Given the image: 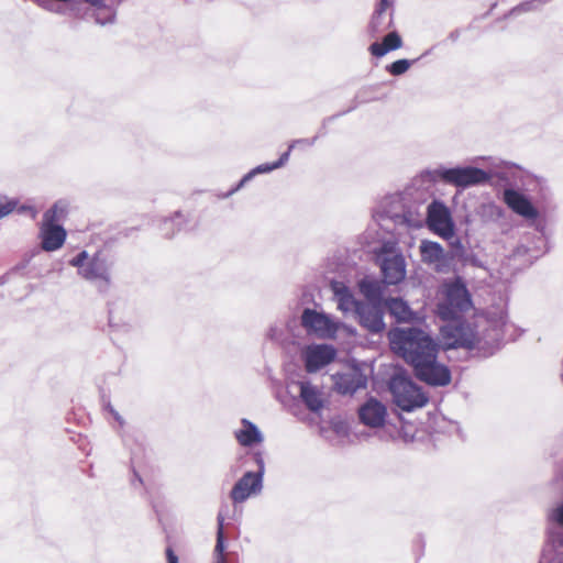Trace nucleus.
Here are the masks:
<instances>
[{
	"mask_svg": "<svg viewBox=\"0 0 563 563\" xmlns=\"http://www.w3.org/2000/svg\"><path fill=\"white\" fill-rule=\"evenodd\" d=\"M282 335L283 331L277 325H271L266 334L267 339L274 342L280 341Z\"/></svg>",
	"mask_w": 563,
	"mask_h": 563,
	"instance_id": "obj_38",
	"label": "nucleus"
},
{
	"mask_svg": "<svg viewBox=\"0 0 563 563\" xmlns=\"http://www.w3.org/2000/svg\"><path fill=\"white\" fill-rule=\"evenodd\" d=\"M460 35H461V31L459 29L450 32V34L448 35V40L451 41L452 43H455L459 38H460Z\"/></svg>",
	"mask_w": 563,
	"mask_h": 563,
	"instance_id": "obj_45",
	"label": "nucleus"
},
{
	"mask_svg": "<svg viewBox=\"0 0 563 563\" xmlns=\"http://www.w3.org/2000/svg\"><path fill=\"white\" fill-rule=\"evenodd\" d=\"M318 135L311 137V139H298V140H295L292 141L290 144H289V151H291L292 148H295L297 145H301V146H312L316 141L318 140Z\"/></svg>",
	"mask_w": 563,
	"mask_h": 563,
	"instance_id": "obj_37",
	"label": "nucleus"
},
{
	"mask_svg": "<svg viewBox=\"0 0 563 563\" xmlns=\"http://www.w3.org/2000/svg\"><path fill=\"white\" fill-rule=\"evenodd\" d=\"M332 290L338 302V309L344 313L358 311L360 306L364 302L355 299L352 291L343 283H333Z\"/></svg>",
	"mask_w": 563,
	"mask_h": 563,
	"instance_id": "obj_19",
	"label": "nucleus"
},
{
	"mask_svg": "<svg viewBox=\"0 0 563 563\" xmlns=\"http://www.w3.org/2000/svg\"><path fill=\"white\" fill-rule=\"evenodd\" d=\"M350 112V109H346L345 111H343V114H346Z\"/></svg>",
	"mask_w": 563,
	"mask_h": 563,
	"instance_id": "obj_56",
	"label": "nucleus"
},
{
	"mask_svg": "<svg viewBox=\"0 0 563 563\" xmlns=\"http://www.w3.org/2000/svg\"><path fill=\"white\" fill-rule=\"evenodd\" d=\"M336 351L332 345L317 344L308 346L303 354L305 366L309 373H314L334 361Z\"/></svg>",
	"mask_w": 563,
	"mask_h": 563,
	"instance_id": "obj_16",
	"label": "nucleus"
},
{
	"mask_svg": "<svg viewBox=\"0 0 563 563\" xmlns=\"http://www.w3.org/2000/svg\"><path fill=\"white\" fill-rule=\"evenodd\" d=\"M338 391H341V394L343 395H346L349 391H351L350 394L353 395V393L356 390V389H347V388H344V389H336Z\"/></svg>",
	"mask_w": 563,
	"mask_h": 563,
	"instance_id": "obj_48",
	"label": "nucleus"
},
{
	"mask_svg": "<svg viewBox=\"0 0 563 563\" xmlns=\"http://www.w3.org/2000/svg\"><path fill=\"white\" fill-rule=\"evenodd\" d=\"M357 417L365 427L378 430L387 426V406L379 399L367 397L357 408Z\"/></svg>",
	"mask_w": 563,
	"mask_h": 563,
	"instance_id": "obj_11",
	"label": "nucleus"
},
{
	"mask_svg": "<svg viewBox=\"0 0 563 563\" xmlns=\"http://www.w3.org/2000/svg\"><path fill=\"white\" fill-rule=\"evenodd\" d=\"M384 306L390 316H393L399 323L412 322L416 320V313L412 311L408 302L401 298H387Z\"/></svg>",
	"mask_w": 563,
	"mask_h": 563,
	"instance_id": "obj_20",
	"label": "nucleus"
},
{
	"mask_svg": "<svg viewBox=\"0 0 563 563\" xmlns=\"http://www.w3.org/2000/svg\"><path fill=\"white\" fill-rule=\"evenodd\" d=\"M255 173L253 172V169H251L249 173H246L241 179L240 181L233 187L231 188L229 191L222 194V195H219V198L221 199H227L229 197H231L232 195H234L236 191H239L240 189H242L249 181H251L254 177H255Z\"/></svg>",
	"mask_w": 563,
	"mask_h": 563,
	"instance_id": "obj_30",
	"label": "nucleus"
},
{
	"mask_svg": "<svg viewBox=\"0 0 563 563\" xmlns=\"http://www.w3.org/2000/svg\"><path fill=\"white\" fill-rule=\"evenodd\" d=\"M350 112V109H346L345 111H343V114H346Z\"/></svg>",
	"mask_w": 563,
	"mask_h": 563,
	"instance_id": "obj_55",
	"label": "nucleus"
},
{
	"mask_svg": "<svg viewBox=\"0 0 563 563\" xmlns=\"http://www.w3.org/2000/svg\"><path fill=\"white\" fill-rule=\"evenodd\" d=\"M427 224L431 231L445 240L454 238V222L450 209L439 200H433L427 210Z\"/></svg>",
	"mask_w": 563,
	"mask_h": 563,
	"instance_id": "obj_10",
	"label": "nucleus"
},
{
	"mask_svg": "<svg viewBox=\"0 0 563 563\" xmlns=\"http://www.w3.org/2000/svg\"><path fill=\"white\" fill-rule=\"evenodd\" d=\"M301 327L308 334L319 339L332 340L336 336L341 323L323 311L305 308L300 317Z\"/></svg>",
	"mask_w": 563,
	"mask_h": 563,
	"instance_id": "obj_6",
	"label": "nucleus"
},
{
	"mask_svg": "<svg viewBox=\"0 0 563 563\" xmlns=\"http://www.w3.org/2000/svg\"><path fill=\"white\" fill-rule=\"evenodd\" d=\"M166 555L168 563H178V558L170 548L166 550Z\"/></svg>",
	"mask_w": 563,
	"mask_h": 563,
	"instance_id": "obj_44",
	"label": "nucleus"
},
{
	"mask_svg": "<svg viewBox=\"0 0 563 563\" xmlns=\"http://www.w3.org/2000/svg\"><path fill=\"white\" fill-rule=\"evenodd\" d=\"M387 387L393 388V387H395V385L393 382H390V383H388Z\"/></svg>",
	"mask_w": 563,
	"mask_h": 563,
	"instance_id": "obj_53",
	"label": "nucleus"
},
{
	"mask_svg": "<svg viewBox=\"0 0 563 563\" xmlns=\"http://www.w3.org/2000/svg\"><path fill=\"white\" fill-rule=\"evenodd\" d=\"M438 352L412 365L418 379L430 386H446L451 382L448 366L438 362Z\"/></svg>",
	"mask_w": 563,
	"mask_h": 563,
	"instance_id": "obj_9",
	"label": "nucleus"
},
{
	"mask_svg": "<svg viewBox=\"0 0 563 563\" xmlns=\"http://www.w3.org/2000/svg\"><path fill=\"white\" fill-rule=\"evenodd\" d=\"M186 222L185 216L180 211H176L170 218H164L162 220L159 230L165 238L172 239L183 229Z\"/></svg>",
	"mask_w": 563,
	"mask_h": 563,
	"instance_id": "obj_24",
	"label": "nucleus"
},
{
	"mask_svg": "<svg viewBox=\"0 0 563 563\" xmlns=\"http://www.w3.org/2000/svg\"><path fill=\"white\" fill-rule=\"evenodd\" d=\"M551 0H529L512 8L506 16H517L525 12L537 11Z\"/></svg>",
	"mask_w": 563,
	"mask_h": 563,
	"instance_id": "obj_27",
	"label": "nucleus"
},
{
	"mask_svg": "<svg viewBox=\"0 0 563 563\" xmlns=\"http://www.w3.org/2000/svg\"><path fill=\"white\" fill-rule=\"evenodd\" d=\"M402 387H410V388H413V387H418L415 383H412L411 380L409 379H405L404 380V386Z\"/></svg>",
	"mask_w": 563,
	"mask_h": 563,
	"instance_id": "obj_47",
	"label": "nucleus"
},
{
	"mask_svg": "<svg viewBox=\"0 0 563 563\" xmlns=\"http://www.w3.org/2000/svg\"><path fill=\"white\" fill-rule=\"evenodd\" d=\"M42 247L45 251H56L63 246L66 239L65 229L56 223L42 224Z\"/></svg>",
	"mask_w": 563,
	"mask_h": 563,
	"instance_id": "obj_18",
	"label": "nucleus"
},
{
	"mask_svg": "<svg viewBox=\"0 0 563 563\" xmlns=\"http://www.w3.org/2000/svg\"><path fill=\"white\" fill-rule=\"evenodd\" d=\"M299 387L303 388V387H311V386L309 384L300 383Z\"/></svg>",
	"mask_w": 563,
	"mask_h": 563,
	"instance_id": "obj_52",
	"label": "nucleus"
},
{
	"mask_svg": "<svg viewBox=\"0 0 563 563\" xmlns=\"http://www.w3.org/2000/svg\"><path fill=\"white\" fill-rule=\"evenodd\" d=\"M16 207V202L14 200H5L2 201L0 199V220L7 216H9Z\"/></svg>",
	"mask_w": 563,
	"mask_h": 563,
	"instance_id": "obj_35",
	"label": "nucleus"
},
{
	"mask_svg": "<svg viewBox=\"0 0 563 563\" xmlns=\"http://www.w3.org/2000/svg\"><path fill=\"white\" fill-rule=\"evenodd\" d=\"M548 520V541L540 563H553L556 558L563 556V547H560L563 541V503L549 510Z\"/></svg>",
	"mask_w": 563,
	"mask_h": 563,
	"instance_id": "obj_5",
	"label": "nucleus"
},
{
	"mask_svg": "<svg viewBox=\"0 0 563 563\" xmlns=\"http://www.w3.org/2000/svg\"><path fill=\"white\" fill-rule=\"evenodd\" d=\"M115 13L110 8H104L103 5L98 8V11L95 13V21L97 24L107 25L114 22Z\"/></svg>",
	"mask_w": 563,
	"mask_h": 563,
	"instance_id": "obj_28",
	"label": "nucleus"
},
{
	"mask_svg": "<svg viewBox=\"0 0 563 563\" xmlns=\"http://www.w3.org/2000/svg\"><path fill=\"white\" fill-rule=\"evenodd\" d=\"M354 387H356V388H360V387H366V384H365V383H363V384H362V383H358V384H356Z\"/></svg>",
	"mask_w": 563,
	"mask_h": 563,
	"instance_id": "obj_51",
	"label": "nucleus"
},
{
	"mask_svg": "<svg viewBox=\"0 0 563 563\" xmlns=\"http://www.w3.org/2000/svg\"><path fill=\"white\" fill-rule=\"evenodd\" d=\"M383 282L386 285H397L406 277V262L402 254L378 256Z\"/></svg>",
	"mask_w": 563,
	"mask_h": 563,
	"instance_id": "obj_15",
	"label": "nucleus"
},
{
	"mask_svg": "<svg viewBox=\"0 0 563 563\" xmlns=\"http://www.w3.org/2000/svg\"><path fill=\"white\" fill-rule=\"evenodd\" d=\"M358 288L366 298V303H385L384 286L376 279L363 278L358 282Z\"/></svg>",
	"mask_w": 563,
	"mask_h": 563,
	"instance_id": "obj_21",
	"label": "nucleus"
},
{
	"mask_svg": "<svg viewBox=\"0 0 563 563\" xmlns=\"http://www.w3.org/2000/svg\"><path fill=\"white\" fill-rule=\"evenodd\" d=\"M276 168L273 163H265V164H261V165L254 167L253 172L255 173V175H260V174L271 173Z\"/></svg>",
	"mask_w": 563,
	"mask_h": 563,
	"instance_id": "obj_39",
	"label": "nucleus"
},
{
	"mask_svg": "<svg viewBox=\"0 0 563 563\" xmlns=\"http://www.w3.org/2000/svg\"><path fill=\"white\" fill-rule=\"evenodd\" d=\"M391 402L396 410L401 412H413L424 407L430 399L424 389H389Z\"/></svg>",
	"mask_w": 563,
	"mask_h": 563,
	"instance_id": "obj_12",
	"label": "nucleus"
},
{
	"mask_svg": "<svg viewBox=\"0 0 563 563\" xmlns=\"http://www.w3.org/2000/svg\"><path fill=\"white\" fill-rule=\"evenodd\" d=\"M58 206L55 203L48 210H46L43 214V224L56 223L58 220Z\"/></svg>",
	"mask_w": 563,
	"mask_h": 563,
	"instance_id": "obj_33",
	"label": "nucleus"
},
{
	"mask_svg": "<svg viewBox=\"0 0 563 563\" xmlns=\"http://www.w3.org/2000/svg\"><path fill=\"white\" fill-rule=\"evenodd\" d=\"M218 520V531H217V543L214 548L216 561L214 563H227L224 560L223 551H224V533H223V522L224 518L220 514L217 518Z\"/></svg>",
	"mask_w": 563,
	"mask_h": 563,
	"instance_id": "obj_26",
	"label": "nucleus"
},
{
	"mask_svg": "<svg viewBox=\"0 0 563 563\" xmlns=\"http://www.w3.org/2000/svg\"><path fill=\"white\" fill-rule=\"evenodd\" d=\"M452 251L451 253H445L442 245L438 242L423 240L419 246L421 261L428 265H434L438 272L443 271V266H445L449 260L454 257H461L464 254V246L459 239L451 242Z\"/></svg>",
	"mask_w": 563,
	"mask_h": 563,
	"instance_id": "obj_8",
	"label": "nucleus"
},
{
	"mask_svg": "<svg viewBox=\"0 0 563 563\" xmlns=\"http://www.w3.org/2000/svg\"><path fill=\"white\" fill-rule=\"evenodd\" d=\"M331 389H299L302 402L316 413L331 405Z\"/></svg>",
	"mask_w": 563,
	"mask_h": 563,
	"instance_id": "obj_17",
	"label": "nucleus"
},
{
	"mask_svg": "<svg viewBox=\"0 0 563 563\" xmlns=\"http://www.w3.org/2000/svg\"><path fill=\"white\" fill-rule=\"evenodd\" d=\"M559 563H563V561H562V562H559Z\"/></svg>",
	"mask_w": 563,
	"mask_h": 563,
	"instance_id": "obj_58",
	"label": "nucleus"
},
{
	"mask_svg": "<svg viewBox=\"0 0 563 563\" xmlns=\"http://www.w3.org/2000/svg\"><path fill=\"white\" fill-rule=\"evenodd\" d=\"M501 198L505 205L516 214L527 220H534L539 217L538 209L533 206L531 200L519 190L507 187L503 190Z\"/></svg>",
	"mask_w": 563,
	"mask_h": 563,
	"instance_id": "obj_14",
	"label": "nucleus"
},
{
	"mask_svg": "<svg viewBox=\"0 0 563 563\" xmlns=\"http://www.w3.org/2000/svg\"><path fill=\"white\" fill-rule=\"evenodd\" d=\"M85 2L89 3L92 7L100 8L103 5L104 0H85Z\"/></svg>",
	"mask_w": 563,
	"mask_h": 563,
	"instance_id": "obj_46",
	"label": "nucleus"
},
{
	"mask_svg": "<svg viewBox=\"0 0 563 563\" xmlns=\"http://www.w3.org/2000/svg\"><path fill=\"white\" fill-rule=\"evenodd\" d=\"M383 42L385 43V46H387L390 51L398 49L402 46L401 36L396 31L389 32L383 38Z\"/></svg>",
	"mask_w": 563,
	"mask_h": 563,
	"instance_id": "obj_32",
	"label": "nucleus"
},
{
	"mask_svg": "<svg viewBox=\"0 0 563 563\" xmlns=\"http://www.w3.org/2000/svg\"><path fill=\"white\" fill-rule=\"evenodd\" d=\"M334 117H330V118H327L325 120H323V124H322V129L324 130L325 128V124L331 121Z\"/></svg>",
	"mask_w": 563,
	"mask_h": 563,
	"instance_id": "obj_49",
	"label": "nucleus"
},
{
	"mask_svg": "<svg viewBox=\"0 0 563 563\" xmlns=\"http://www.w3.org/2000/svg\"><path fill=\"white\" fill-rule=\"evenodd\" d=\"M256 472H246L232 487L230 497L233 504H242L252 495H257L263 489V476L265 473V463L261 453H256Z\"/></svg>",
	"mask_w": 563,
	"mask_h": 563,
	"instance_id": "obj_7",
	"label": "nucleus"
},
{
	"mask_svg": "<svg viewBox=\"0 0 563 563\" xmlns=\"http://www.w3.org/2000/svg\"><path fill=\"white\" fill-rule=\"evenodd\" d=\"M385 306L384 303H366L363 302L356 316V319L362 328L372 334L382 333L386 324L384 322Z\"/></svg>",
	"mask_w": 563,
	"mask_h": 563,
	"instance_id": "obj_13",
	"label": "nucleus"
},
{
	"mask_svg": "<svg viewBox=\"0 0 563 563\" xmlns=\"http://www.w3.org/2000/svg\"><path fill=\"white\" fill-rule=\"evenodd\" d=\"M7 282L5 276L0 277V286L4 285Z\"/></svg>",
	"mask_w": 563,
	"mask_h": 563,
	"instance_id": "obj_50",
	"label": "nucleus"
},
{
	"mask_svg": "<svg viewBox=\"0 0 563 563\" xmlns=\"http://www.w3.org/2000/svg\"><path fill=\"white\" fill-rule=\"evenodd\" d=\"M472 307V297L465 283L457 277L448 285L445 290V300L439 306L440 314L443 319L453 320L459 318Z\"/></svg>",
	"mask_w": 563,
	"mask_h": 563,
	"instance_id": "obj_4",
	"label": "nucleus"
},
{
	"mask_svg": "<svg viewBox=\"0 0 563 563\" xmlns=\"http://www.w3.org/2000/svg\"><path fill=\"white\" fill-rule=\"evenodd\" d=\"M69 265L77 267L78 275L98 287L99 291H107L112 282L111 271L113 262L110 255L98 250L92 255L87 251L79 252L69 261Z\"/></svg>",
	"mask_w": 563,
	"mask_h": 563,
	"instance_id": "obj_2",
	"label": "nucleus"
},
{
	"mask_svg": "<svg viewBox=\"0 0 563 563\" xmlns=\"http://www.w3.org/2000/svg\"><path fill=\"white\" fill-rule=\"evenodd\" d=\"M242 426V429L235 431V438L242 446H252L263 441L262 432L253 422L243 419Z\"/></svg>",
	"mask_w": 563,
	"mask_h": 563,
	"instance_id": "obj_22",
	"label": "nucleus"
},
{
	"mask_svg": "<svg viewBox=\"0 0 563 563\" xmlns=\"http://www.w3.org/2000/svg\"><path fill=\"white\" fill-rule=\"evenodd\" d=\"M452 339V342L449 343L452 347L473 350L477 343V339L473 330L465 325L456 327L453 331Z\"/></svg>",
	"mask_w": 563,
	"mask_h": 563,
	"instance_id": "obj_23",
	"label": "nucleus"
},
{
	"mask_svg": "<svg viewBox=\"0 0 563 563\" xmlns=\"http://www.w3.org/2000/svg\"><path fill=\"white\" fill-rule=\"evenodd\" d=\"M393 2L390 0H379L374 12L385 14L387 9L391 8Z\"/></svg>",
	"mask_w": 563,
	"mask_h": 563,
	"instance_id": "obj_40",
	"label": "nucleus"
},
{
	"mask_svg": "<svg viewBox=\"0 0 563 563\" xmlns=\"http://www.w3.org/2000/svg\"><path fill=\"white\" fill-rule=\"evenodd\" d=\"M393 11L389 13L388 21H385L384 14L374 12L368 24V32L372 37H376L378 34L390 29L393 26Z\"/></svg>",
	"mask_w": 563,
	"mask_h": 563,
	"instance_id": "obj_25",
	"label": "nucleus"
},
{
	"mask_svg": "<svg viewBox=\"0 0 563 563\" xmlns=\"http://www.w3.org/2000/svg\"><path fill=\"white\" fill-rule=\"evenodd\" d=\"M332 431L339 437H347L350 432L349 423L341 418H332L330 420Z\"/></svg>",
	"mask_w": 563,
	"mask_h": 563,
	"instance_id": "obj_31",
	"label": "nucleus"
},
{
	"mask_svg": "<svg viewBox=\"0 0 563 563\" xmlns=\"http://www.w3.org/2000/svg\"><path fill=\"white\" fill-rule=\"evenodd\" d=\"M369 52L372 53V55H374L376 57H383L388 52H390V49L387 46H385L384 42H382V43L374 42L369 45Z\"/></svg>",
	"mask_w": 563,
	"mask_h": 563,
	"instance_id": "obj_34",
	"label": "nucleus"
},
{
	"mask_svg": "<svg viewBox=\"0 0 563 563\" xmlns=\"http://www.w3.org/2000/svg\"><path fill=\"white\" fill-rule=\"evenodd\" d=\"M412 62L409 59H397L394 63L389 64L386 69L389 71L393 76H400L405 74L409 67L411 66Z\"/></svg>",
	"mask_w": 563,
	"mask_h": 563,
	"instance_id": "obj_29",
	"label": "nucleus"
},
{
	"mask_svg": "<svg viewBox=\"0 0 563 563\" xmlns=\"http://www.w3.org/2000/svg\"><path fill=\"white\" fill-rule=\"evenodd\" d=\"M483 210L486 214H488L490 217H496V218H499L503 213L501 208L495 203L483 205Z\"/></svg>",
	"mask_w": 563,
	"mask_h": 563,
	"instance_id": "obj_36",
	"label": "nucleus"
},
{
	"mask_svg": "<svg viewBox=\"0 0 563 563\" xmlns=\"http://www.w3.org/2000/svg\"><path fill=\"white\" fill-rule=\"evenodd\" d=\"M350 112V109H346L345 111H343V114H346Z\"/></svg>",
	"mask_w": 563,
	"mask_h": 563,
	"instance_id": "obj_57",
	"label": "nucleus"
},
{
	"mask_svg": "<svg viewBox=\"0 0 563 563\" xmlns=\"http://www.w3.org/2000/svg\"><path fill=\"white\" fill-rule=\"evenodd\" d=\"M334 387H343V386L340 385L339 383H335Z\"/></svg>",
	"mask_w": 563,
	"mask_h": 563,
	"instance_id": "obj_54",
	"label": "nucleus"
},
{
	"mask_svg": "<svg viewBox=\"0 0 563 563\" xmlns=\"http://www.w3.org/2000/svg\"><path fill=\"white\" fill-rule=\"evenodd\" d=\"M104 408L109 410V412L113 416V418L122 426L123 424V419L122 417L119 415V412L117 410H114V408L111 406L110 402H104Z\"/></svg>",
	"mask_w": 563,
	"mask_h": 563,
	"instance_id": "obj_42",
	"label": "nucleus"
},
{
	"mask_svg": "<svg viewBox=\"0 0 563 563\" xmlns=\"http://www.w3.org/2000/svg\"><path fill=\"white\" fill-rule=\"evenodd\" d=\"M398 438H401L405 442H411L413 440V433L408 432L405 428L397 431Z\"/></svg>",
	"mask_w": 563,
	"mask_h": 563,
	"instance_id": "obj_43",
	"label": "nucleus"
},
{
	"mask_svg": "<svg viewBox=\"0 0 563 563\" xmlns=\"http://www.w3.org/2000/svg\"><path fill=\"white\" fill-rule=\"evenodd\" d=\"M424 175L430 181L442 180L460 188L484 185L490 180L489 173L474 166L439 167L427 170Z\"/></svg>",
	"mask_w": 563,
	"mask_h": 563,
	"instance_id": "obj_3",
	"label": "nucleus"
},
{
	"mask_svg": "<svg viewBox=\"0 0 563 563\" xmlns=\"http://www.w3.org/2000/svg\"><path fill=\"white\" fill-rule=\"evenodd\" d=\"M290 152L291 151L288 148L276 162L273 163L276 169L283 167L288 162Z\"/></svg>",
	"mask_w": 563,
	"mask_h": 563,
	"instance_id": "obj_41",
	"label": "nucleus"
},
{
	"mask_svg": "<svg viewBox=\"0 0 563 563\" xmlns=\"http://www.w3.org/2000/svg\"><path fill=\"white\" fill-rule=\"evenodd\" d=\"M387 338L390 350L411 366L439 352L438 343L419 328H394Z\"/></svg>",
	"mask_w": 563,
	"mask_h": 563,
	"instance_id": "obj_1",
	"label": "nucleus"
}]
</instances>
